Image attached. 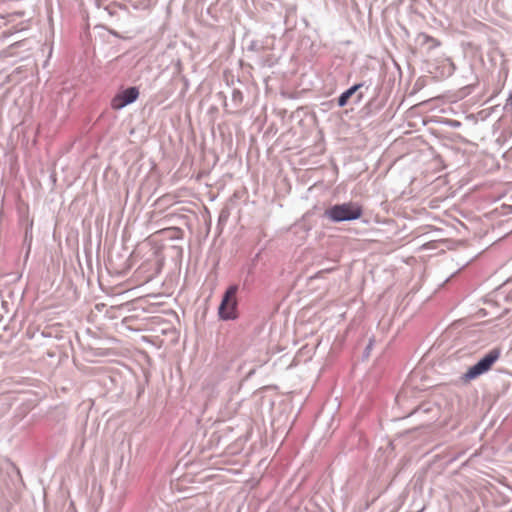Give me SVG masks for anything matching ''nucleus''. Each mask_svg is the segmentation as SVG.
I'll return each instance as SVG.
<instances>
[{
    "label": "nucleus",
    "instance_id": "nucleus-1",
    "mask_svg": "<svg viewBox=\"0 0 512 512\" xmlns=\"http://www.w3.org/2000/svg\"><path fill=\"white\" fill-rule=\"evenodd\" d=\"M363 215V207L358 202L348 201L337 203L325 209L322 218L331 223L352 222L358 220Z\"/></svg>",
    "mask_w": 512,
    "mask_h": 512
},
{
    "label": "nucleus",
    "instance_id": "nucleus-2",
    "mask_svg": "<svg viewBox=\"0 0 512 512\" xmlns=\"http://www.w3.org/2000/svg\"><path fill=\"white\" fill-rule=\"evenodd\" d=\"M501 356L500 348H493L483 357H481L474 365L468 368V370L460 376V381L463 384H467L481 375L489 372L493 365L499 360Z\"/></svg>",
    "mask_w": 512,
    "mask_h": 512
},
{
    "label": "nucleus",
    "instance_id": "nucleus-3",
    "mask_svg": "<svg viewBox=\"0 0 512 512\" xmlns=\"http://www.w3.org/2000/svg\"><path fill=\"white\" fill-rule=\"evenodd\" d=\"M238 290L239 286L237 284H232L224 291L218 307V316L220 320L233 321L238 319Z\"/></svg>",
    "mask_w": 512,
    "mask_h": 512
},
{
    "label": "nucleus",
    "instance_id": "nucleus-4",
    "mask_svg": "<svg viewBox=\"0 0 512 512\" xmlns=\"http://www.w3.org/2000/svg\"><path fill=\"white\" fill-rule=\"evenodd\" d=\"M139 94V89L136 86H130L119 91L111 100L112 109L121 110L124 107L136 102Z\"/></svg>",
    "mask_w": 512,
    "mask_h": 512
},
{
    "label": "nucleus",
    "instance_id": "nucleus-5",
    "mask_svg": "<svg viewBox=\"0 0 512 512\" xmlns=\"http://www.w3.org/2000/svg\"><path fill=\"white\" fill-rule=\"evenodd\" d=\"M364 86L365 82H359L343 91L337 98V106L340 108L345 107L348 104L349 100Z\"/></svg>",
    "mask_w": 512,
    "mask_h": 512
},
{
    "label": "nucleus",
    "instance_id": "nucleus-6",
    "mask_svg": "<svg viewBox=\"0 0 512 512\" xmlns=\"http://www.w3.org/2000/svg\"><path fill=\"white\" fill-rule=\"evenodd\" d=\"M379 106L376 103V98L370 99L361 109V113L364 117H370L379 110Z\"/></svg>",
    "mask_w": 512,
    "mask_h": 512
},
{
    "label": "nucleus",
    "instance_id": "nucleus-7",
    "mask_svg": "<svg viewBox=\"0 0 512 512\" xmlns=\"http://www.w3.org/2000/svg\"><path fill=\"white\" fill-rule=\"evenodd\" d=\"M33 241V235H32V223L29 227L26 228L24 233V239H23V246L25 249L28 250V253L31 252V246Z\"/></svg>",
    "mask_w": 512,
    "mask_h": 512
},
{
    "label": "nucleus",
    "instance_id": "nucleus-8",
    "mask_svg": "<svg viewBox=\"0 0 512 512\" xmlns=\"http://www.w3.org/2000/svg\"><path fill=\"white\" fill-rule=\"evenodd\" d=\"M233 108L237 109L243 102V93L239 89H233L231 94Z\"/></svg>",
    "mask_w": 512,
    "mask_h": 512
},
{
    "label": "nucleus",
    "instance_id": "nucleus-9",
    "mask_svg": "<svg viewBox=\"0 0 512 512\" xmlns=\"http://www.w3.org/2000/svg\"><path fill=\"white\" fill-rule=\"evenodd\" d=\"M264 45L256 40H252L248 47H247V50L248 51H252V52H256V53H260L264 50Z\"/></svg>",
    "mask_w": 512,
    "mask_h": 512
},
{
    "label": "nucleus",
    "instance_id": "nucleus-10",
    "mask_svg": "<svg viewBox=\"0 0 512 512\" xmlns=\"http://www.w3.org/2000/svg\"><path fill=\"white\" fill-rule=\"evenodd\" d=\"M442 123L450 128L458 129L462 126V123L454 119H445Z\"/></svg>",
    "mask_w": 512,
    "mask_h": 512
},
{
    "label": "nucleus",
    "instance_id": "nucleus-11",
    "mask_svg": "<svg viewBox=\"0 0 512 512\" xmlns=\"http://www.w3.org/2000/svg\"><path fill=\"white\" fill-rule=\"evenodd\" d=\"M363 98H364V94H363V92H362V91H361V89H360V90H359V91L354 95L353 103L357 105V104H359V103H361V102H362Z\"/></svg>",
    "mask_w": 512,
    "mask_h": 512
},
{
    "label": "nucleus",
    "instance_id": "nucleus-12",
    "mask_svg": "<svg viewBox=\"0 0 512 512\" xmlns=\"http://www.w3.org/2000/svg\"><path fill=\"white\" fill-rule=\"evenodd\" d=\"M334 270H335V267L325 268V269H323V270L318 271V272L313 276V278H320V277H321V275H322L323 273H330V272H332V271H334Z\"/></svg>",
    "mask_w": 512,
    "mask_h": 512
},
{
    "label": "nucleus",
    "instance_id": "nucleus-13",
    "mask_svg": "<svg viewBox=\"0 0 512 512\" xmlns=\"http://www.w3.org/2000/svg\"><path fill=\"white\" fill-rule=\"evenodd\" d=\"M372 346H373V342H372V340H370V342L368 343V345L366 346L365 351H364V356L365 357L369 356V353H370V351L372 349Z\"/></svg>",
    "mask_w": 512,
    "mask_h": 512
},
{
    "label": "nucleus",
    "instance_id": "nucleus-14",
    "mask_svg": "<svg viewBox=\"0 0 512 512\" xmlns=\"http://www.w3.org/2000/svg\"><path fill=\"white\" fill-rule=\"evenodd\" d=\"M254 374H255V369H251V370L247 373L246 378H247V379H249V378H251Z\"/></svg>",
    "mask_w": 512,
    "mask_h": 512
},
{
    "label": "nucleus",
    "instance_id": "nucleus-15",
    "mask_svg": "<svg viewBox=\"0 0 512 512\" xmlns=\"http://www.w3.org/2000/svg\"><path fill=\"white\" fill-rule=\"evenodd\" d=\"M29 255L30 253H28V250L26 249V252L24 254V262H27V260L29 259Z\"/></svg>",
    "mask_w": 512,
    "mask_h": 512
},
{
    "label": "nucleus",
    "instance_id": "nucleus-16",
    "mask_svg": "<svg viewBox=\"0 0 512 512\" xmlns=\"http://www.w3.org/2000/svg\"><path fill=\"white\" fill-rule=\"evenodd\" d=\"M226 219V216L223 215V213H221L220 217H219V220H225Z\"/></svg>",
    "mask_w": 512,
    "mask_h": 512
}]
</instances>
